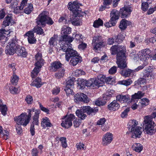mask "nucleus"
<instances>
[{"label":"nucleus","mask_w":156,"mask_h":156,"mask_svg":"<svg viewBox=\"0 0 156 156\" xmlns=\"http://www.w3.org/2000/svg\"><path fill=\"white\" fill-rule=\"evenodd\" d=\"M73 40V37L66 35L62 36L59 40L60 48L63 51L66 52L65 58L68 62L69 61L70 58L79 56L76 51L72 49V44L71 43Z\"/></svg>","instance_id":"f257e3e1"},{"label":"nucleus","mask_w":156,"mask_h":156,"mask_svg":"<svg viewBox=\"0 0 156 156\" xmlns=\"http://www.w3.org/2000/svg\"><path fill=\"white\" fill-rule=\"evenodd\" d=\"M5 51L7 54L13 55L16 53L18 55L23 57H26L27 55L25 48L18 44L15 37L9 42L6 47Z\"/></svg>","instance_id":"f03ea898"},{"label":"nucleus","mask_w":156,"mask_h":156,"mask_svg":"<svg viewBox=\"0 0 156 156\" xmlns=\"http://www.w3.org/2000/svg\"><path fill=\"white\" fill-rule=\"evenodd\" d=\"M156 117V109L154 110L151 117L147 115L144 118L143 126L144 128V131L147 134L150 135L154 133L156 131V125L152 121V118Z\"/></svg>","instance_id":"7ed1b4c3"},{"label":"nucleus","mask_w":156,"mask_h":156,"mask_svg":"<svg viewBox=\"0 0 156 156\" xmlns=\"http://www.w3.org/2000/svg\"><path fill=\"white\" fill-rule=\"evenodd\" d=\"M48 12L46 11L41 13L36 20L37 25L43 27L45 26L46 23L50 25L53 24L54 22L51 18L48 16Z\"/></svg>","instance_id":"20e7f679"},{"label":"nucleus","mask_w":156,"mask_h":156,"mask_svg":"<svg viewBox=\"0 0 156 156\" xmlns=\"http://www.w3.org/2000/svg\"><path fill=\"white\" fill-rule=\"evenodd\" d=\"M105 76L102 74L98 75L97 77L92 79L88 80H85V86L94 87L103 86L104 83Z\"/></svg>","instance_id":"39448f33"},{"label":"nucleus","mask_w":156,"mask_h":156,"mask_svg":"<svg viewBox=\"0 0 156 156\" xmlns=\"http://www.w3.org/2000/svg\"><path fill=\"white\" fill-rule=\"evenodd\" d=\"M81 4L79 3L77 1L69 2L68 4V8L72 12L74 15H77L79 16H85L86 14L85 12H82L80 8V6Z\"/></svg>","instance_id":"423d86ee"},{"label":"nucleus","mask_w":156,"mask_h":156,"mask_svg":"<svg viewBox=\"0 0 156 156\" xmlns=\"http://www.w3.org/2000/svg\"><path fill=\"white\" fill-rule=\"evenodd\" d=\"M118 53L117 55V62L116 63L119 65V66L120 68H123L126 66V63H124L123 66H122L121 65L122 64L120 61L121 57H122L123 59L126 58L125 56V53L126 52V49L123 46H121L118 44Z\"/></svg>","instance_id":"0eeeda50"},{"label":"nucleus","mask_w":156,"mask_h":156,"mask_svg":"<svg viewBox=\"0 0 156 156\" xmlns=\"http://www.w3.org/2000/svg\"><path fill=\"white\" fill-rule=\"evenodd\" d=\"M138 122L136 120H133L132 121L131 124V132L133 135L132 137L135 138H140L142 132V129L141 127L137 126V125Z\"/></svg>","instance_id":"6e6552de"},{"label":"nucleus","mask_w":156,"mask_h":156,"mask_svg":"<svg viewBox=\"0 0 156 156\" xmlns=\"http://www.w3.org/2000/svg\"><path fill=\"white\" fill-rule=\"evenodd\" d=\"M151 52V50L148 48L142 50L139 55L140 63L144 66L147 65L148 64L147 60L150 57V54Z\"/></svg>","instance_id":"1a4fd4ad"},{"label":"nucleus","mask_w":156,"mask_h":156,"mask_svg":"<svg viewBox=\"0 0 156 156\" xmlns=\"http://www.w3.org/2000/svg\"><path fill=\"white\" fill-rule=\"evenodd\" d=\"M104 40L101 36L94 37L92 40V44L94 50L98 51L104 45Z\"/></svg>","instance_id":"9d476101"},{"label":"nucleus","mask_w":156,"mask_h":156,"mask_svg":"<svg viewBox=\"0 0 156 156\" xmlns=\"http://www.w3.org/2000/svg\"><path fill=\"white\" fill-rule=\"evenodd\" d=\"M75 116L73 114H67L62 118L61 124L62 126L66 128H68L72 125V121L75 119Z\"/></svg>","instance_id":"9b49d317"},{"label":"nucleus","mask_w":156,"mask_h":156,"mask_svg":"<svg viewBox=\"0 0 156 156\" xmlns=\"http://www.w3.org/2000/svg\"><path fill=\"white\" fill-rule=\"evenodd\" d=\"M14 120L16 123L20 124L24 126H26L30 122L26 113H23L20 115L15 117Z\"/></svg>","instance_id":"f8f14e48"},{"label":"nucleus","mask_w":156,"mask_h":156,"mask_svg":"<svg viewBox=\"0 0 156 156\" xmlns=\"http://www.w3.org/2000/svg\"><path fill=\"white\" fill-rule=\"evenodd\" d=\"M133 9L130 5H125L120 9V12L122 18H126L129 16Z\"/></svg>","instance_id":"ddd939ff"},{"label":"nucleus","mask_w":156,"mask_h":156,"mask_svg":"<svg viewBox=\"0 0 156 156\" xmlns=\"http://www.w3.org/2000/svg\"><path fill=\"white\" fill-rule=\"evenodd\" d=\"M74 100L76 103L81 101L87 103L89 101V99L87 97V95L81 93H79L76 94L74 96Z\"/></svg>","instance_id":"4468645a"},{"label":"nucleus","mask_w":156,"mask_h":156,"mask_svg":"<svg viewBox=\"0 0 156 156\" xmlns=\"http://www.w3.org/2000/svg\"><path fill=\"white\" fill-rule=\"evenodd\" d=\"M11 31L10 30H6L5 29H2L0 30V40L2 46H5L6 41L8 40V38L6 37L10 34Z\"/></svg>","instance_id":"2eb2a0df"},{"label":"nucleus","mask_w":156,"mask_h":156,"mask_svg":"<svg viewBox=\"0 0 156 156\" xmlns=\"http://www.w3.org/2000/svg\"><path fill=\"white\" fill-rule=\"evenodd\" d=\"M113 139V136L112 133L108 132L103 135L102 144L104 146L108 145L112 142Z\"/></svg>","instance_id":"dca6fc26"},{"label":"nucleus","mask_w":156,"mask_h":156,"mask_svg":"<svg viewBox=\"0 0 156 156\" xmlns=\"http://www.w3.org/2000/svg\"><path fill=\"white\" fill-rule=\"evenodd\" d=\"M116 99L121 103H124L129 102L130 100V98L128 95H123L122 94H119L116 97Z\"/></svg>","instance_id":"f3484780"},{"label":"nucleus","mask_w":156,"mask_h":156,"mask_svg":"<svg viewBox=\"0 0 156 156\" xmlns=\"http://www.w3.org/2000/svg\"><path fill=\"white\" fill-rule=\"evenodd\" d=\"M25 36L28 37L27 39L29 43L31 44L35 43L36 40L34 37V33L31 31L27 32L24 35Z\"/></svg>","instance_id":"a211bd4d"},{"label":"nucleus","mask_w":156,"mask_h":156,"mask_svg":"<svg viewBox=\"0 0 156 156\" xmlns=\"http://www.w3.org/2000/svg\"><path fill=\"white\" fill-rule=\"evenodd\" d=\"M86 112H85L84 106L81 107L80 109H77L76 111V115L79 118H80L82 120H84L87 117L86 114L84 113Z\"/></svg>","instance_id":"6ab92c4d"},{"label":"nucleus","mask_w":156,"mask_h":156,"mask_svg":"<svg viewBox=\"0 0 156 156\" xmlns=\"http://www.w3.org/2000/svg\"><path fill=\"white\" fill-rule=\"evenodd\" d=\"M36 62L35 63V66L41 67L44 64L43 60L42 58L41 54L38 53L35 55Z\"/></svg>","instance_id":"aec40b11"},{"label":"nucleus","mask_w":156,"mask_h":156,"mask_svg":"<svg viewBox=\"0 0 156 156\" xmlns=\"http://www.w3.org/2000/svg\"><path fill=\"white\" fill-rule=\"evenodd\" d=\"M81 16L77 15H74V18L73 17L70 18V21L72 24L75 26H78L82 24L81 19L79 18Z\"/></svg>","instance_id":"412c9836"},{"label":"nucleus","mask_w":156,"mask_h":156,"mask_svg":"<svg viewBox=\"0 0 156 156\" xmlns=\"http://www.w3.org/2000/svg\"><path fill=\"white\" fill-rule=\"evenodd\" d=\"M144 93L142 91H138L137 93H135L133 95L131 96V101L132 102H135V100L137 101L136 99H140L144 95Z\"/></svg>","instance_id":"4be33fe9"},{"label":"nucleus","mask_w":156,"mask_h":156,"mask_svg":"<svg viewBox=\"0 0 156 156\" xmlns=\"http://www.w3.org/2000/svg\"><path fill=\"white\" fill-rule=\"evenodd\" d=\"M41 125L43 128H45L47 127H50L52 126V125L50 122L49 119L45 117L41 119Z\"/></svg>","instance_id":"5701e85b"},{"label":"nucleus","mask_w":156,"mask_h":156,"mask_svg":"<svg viewBox=\"0 0 156 156\" xmlns=\"http://www.w3.org/2000/svg\"><path fill=\"white\" fill-rule=\"evenodd\" d=\"M110 16L111 20L116 22V20H118L119 17L118 11L116 9L112 10L111 12Z\"/></svg>","instance_id":"b1692460"},{"label":"nucleus","mask_w":156,"mask_h":156,"mask_svg":"<svg viewBox=\"0 0 156 156\" xmlns=\"http://www.w3.org/2000/svg\"><path fill=\"white\" fill-rule=\"evenodd\" d=\"M41 112L40 110H37L35 112V114L33 116L32 124L31 125H38L39 123V117Z\"/></svg>","instance_id":"393cba45"},{"label":"nucleus","mask_w":156,"mask_h":156,"mask_svg":"<svg viewBox=\"0 0 156 156\" xmlns=\"http://www.w3.org/2000/svg\"><path fill=\"white\" fill-rule=\"evenodd\" d=\"M84 108L85 112H86L89 115H94L98 111V109L97 108H92L89 106H84Z\"/></svg>","instance_id":"a878e982"},{"label":"nucleus","mask_w":156,"mask_h":156,"mask_svg":"<svg viewBox=\"0 0 156 156\" xmlns=\"http://www.w3.org/2000/svg\"><path fill=\"white\" fill-rule=\"evenodd\" d=\"M62 64L59 62H55L51 64L49 67L51 71H56L57 69L61 67Z\"/></svg>","instance_id":"bb28decb"},{"label":"nucleus","mask_w":156,"mask_h":156,"mask_svg":"<svg viewBox=\"0 0 156 156\" xmlns=\"http://www.w3.org/2000/svg\"><path fill=\"white\" fill-rule=\"evenodd\" d=\"M13 21L11 16H7L3 22V27H5L9 25H12Z\"/></svg>","instance_id":"cd10ccee"},{"label":"nucleus","mask_w":156,"mask_h":156,"mask_svg":"<svg viewBox=\"0 0 156 156\" xmlns=\"http://www.w3.org/2000/svg\"><path fill=\"white\" fill-rule=\"evenodd\" d=\"M119 107V104L116 101H113L108 105V107L109 110L115 111L117 110Z\"/></svg>","instance_id":"c85d7f7f"},{"label":"nucleus","mask_w":156,"mask_h":156,"mask_svg":"<svg viewBox=\"0 0 156 156\" xmlns=\"http://www.w3.org/2000/svg\"><path fill=\"white\" fill-rule=\"evenodd\" d=\"M132 148L136 152L139 153L143 150V146L140 143H135L132 145Z\"/></svg>","instance_id":"c756f323"},{"label":"nucleus","mask_w":156,"mask_h":156,"mask_svg":"<svg viewBox=\"0 0 156 156\" xmlns=\"http://www.w3.org/2000/svg\"><path fill=\"white\" fill-rule=\"evenodd\" d=\"M58 37L54 35L53 37H51L49 41L48 44L50 47H54L57 44Z\"/></svg>","instance_id":"7c9ffc66"},{"label":"nucleus","mask_w":156,"mask_h":156,"mask_svg":"<svg viewBox=\"0 0 156 156\" xmlns=\"http://www.w3.org/2000/svg\"><path fill=\"white\" fill-rule=\"evenodd\" d=\"M129 23V22L127 20L125 19H122L120 22L119 27L122 30H124L127 28Z\"/></svg>","instance_id":"2f4dec72"},{"label":"nucleus","mask_w":156,"mask_h":156,"mask_svg":"<svg viewBox=\"0 0 156 156\" xmlns=\"http://www.w3.org/2000/svg\"><path fill=\"white\" fill-rule=\"evenodd\" d=\"M145 78H141L138 80L139 83L140 84H144L146 82L147 80H149L151 78V76L149 72H148L144 76Z\"/></svg>","instance_id":"473e14b6"},{"label":"nucleus","mask_w":156,"mask_h":156,"mask_svg":"<svg viewBox=\"0 0 156 156\" xmlns=\"http://www.w3.org/2000/svg\"><path fill=\"white\" fill-rule=\"evenodd\" d=\"M32 86H35L37 88L40 87L43 85L41 79L39 78H36L30 84Z\"/></svg>","instance_id":"72a5a7b5"},{"label":"nucleus","mask_w":156,"mask_h":156,"mask_svg":"<svg viewBox=\"0 0 156 156\" xmlns=\"http://www.w3.org/2000/svg\"><path fill=\"white\" fill-rule=\"evenodd\" d=\"M61 33L62 34H64V35L61 36L60 38L62 36H67L68 34H70L71 32V28L67 27L66 26H64L62 29Z\"/></svg>","instance_id":"f704fd0d"},{"label":"nucleus","mask_w":156,"mask_h":156,"mask_svg":"<svg viewBox=\"0 0 156 156\" xmlns=\"http://www.w3.org/2000/svg\"><path fill=\"white\" fill-rule=\"evenodd\" d=\"M149 103V100L146 98H144L140 101L139 104L140 107L139 109H141L142 108L147 105Z\"/></svg>","instance_id":"c9c22d12"},{"label":"nucleus","mask_w":156,"mask_h":156,"mask_svg":"<svg viewBox=\"0 0 156 156\" xmlns=\"http://www.w3.org/2000/svg\"><path fill=\"white\" fill-rule=\"evenodd\" d=\"M121 74L123 76L128 77L130 75H133L134 74V71L129 69L124 70L121 71Z\"/></svg>","instance_id":"e433bc0d"},{"label":"nucleus","mask_w":156,"mask_h":156,"mask_svg":"<svg viewBox=\"0 0 156 156\" xmlns=\"http://www.w3.org/2000/svg\"><path fill=\"white\" fill-rule=\"evenodd\" d=\"M1 127V131H0L1 133L0 137H2V138L5 140L8 139L9 137V133L8 131L5 130H4L3 131L1 129L2 128L1 127Z\"/></svg>","instance_id":"4c0bfd02"},{"label":"nucleus","mask_w":156,"mask_h":156,"mask_svg":"<svg viewBox=\"0 0 156 156\" xmlns=\"http://www.w3.org/2000/svg\"><path fill=\"white\" fill-rule=\"evenodd\" d=\"M41 67L35 66L34 70L31 72V76L33 78L36 77L40 72Z\"/></svg>","instance_id":"58836bf2"},{"label":"nucleus","mask_w":156,"mask_h":156,"mask_svg":"<svg viewBox=\"0 0 156 156\" xmlns=\"http://www.w3.org/2000/svg\"><path fill=\"white\" fill-rule=\"evenodd\" d=\"M81 58L80 57H76L72 58L70 61V64L74 66L81 61Z\"/></svg>","instance_id":"ea45409f"},{"label":"nucleus","mask_w":156,"mask_h":156,"mask_svg":"<svg viewBox=\"0 0 156 156\" xmlns=\"http://www.w3.org/2000/svg\"><path fill=\"white\" fill-rule=\"evenodd\" d=\"M33 9V5L31 3L28 4L24 10V12L27 14H30Z\"/></svg>","instance_id":"a19ab883"},{"label":"nucleus","mask_w":156,"mask_h":156,"mask_svg":"<svg viewBox=\"0 0 156 156\" xmlns=\"http://www.w3.org/2000/svg\"><path fill=\"white\" fill-rule=\"evenodd\" d=\"M125 38V34L123 33L119 34L116 38L115 41L118 43L122 42Z\"/></svg>","instance_id":"79ce46f5"},{"label":"nucleus","mask_w":156,"mask_h":156,"mask_svg":"<svg viewBox=\"0 0 156 156\" xmlns=\"http://www.w3.org/2000/svg\"><path fill=\"white\" fill-rule=\"evenodd\" d=\"M85 80L83 79H79L77 81V84L78 85L79 88L82 89L85 86Z\"/></svg>","instance_id":"37998d69"},{"label":"nucleus","mask_w":156,"mask_h":156,"mask_svg":"<svg viewBox=\"0 0 156 156\" xmlns=\"http://www.w3.org/2000/svg\"><path fill=\"white\" fill-rule=\"evenodd\" d=\"M73 37L74 39L75 38V40L77 41H79V42L82 41H83V37L81 34H76V33H73L72 34V37Z\"/></svg>","instance_id":"c03bdc74"},{"label":"nucleus","mask_w":156,"mask_h":156,"mask_svg":"<svg viewBox=\"0 0 156 156\" xmlns=\"http://www.w3.org/2000/svg\"><path fill=\"white\" fill-rule=\"evenodd\" d=\"M132 83V81L130 79H128L127 80L120 81L119 82V84L128 86L130 85Z\"/></svg>","instance_id":"a18cd8bd"},{"label":"nucleus","mask_w":156,"mask_h":156,"mask_svg":"<svg viewBox=\"0 0 156 156\" xmlns=\"http://www.w3.org/2000/svg\"><path fill=\"white\" fill-rule=\"evenodd\" d=\"M73 87L66 86L64 90L67 96L73 94Z\"/></svg>","instance_id":"49530a36"},{"label":"nucleus","mask_w":156,"mask_h":156,"mask_svg":"<svg viewBox=\"0 0 156 156\" xmlns=\"http://www.w3.org/2000/svg\"><path fill=\"white\" fill-rule=\"evenodd\" d=\"M103 24V22L102 20L100 19H98V20H95L93 26L95 28H98L99 26L102 25Z\"/></svg>","instance_id":"de8ad7c7"},{"label":"nucleus","mask_w":156,"mask_h":156,"mask_svg":"<svg viewBox=\"0 0 156 156\" xmlns=\"http://www.w3.org/2000/svg\"><path fill=\"white\" fill-rule=\"evenodd\" d=\"M19 79V78L17 76L15 75H13L11 80V83L14 85H16Z\"/></svg>","instance_id":"09e8293b"},{"label":"nucleus","mask_w":156,"mask_h":156,"mask_svg":"<svg viewBox=\"0 0 156 156\" xmlns=\"http://www.w3.org/2000/svg\"><path fill=\"white\" fill-rule=\"evenodd\" d=\"M64 70L61 69L58 73H56L55 75V77L58 79H59L63 76L64 74Z\"/></svg>","instance_id":"8fccbe9b"},{"label":"nucleus","mask_w":156,"mask_h":156,"mask_svg":"<svg viewBox=\"0 0 156 156\" xmlns=\"http://www.w3.org/2000/svg\"><path fill=\"white\" fill-rule=\"evenodd\" d=\"M10 92L13 94L18 93L20 91L19 88H16L14 87H11L9 88Z\"/></svg>","instance_id":"3c124183"},{"label":"nucleus","mask_w":156,"mask_h":156,"mask_svg":"<svg viewBox=\"0 0 156 156\" xmlns=\"http://www.w3.org/2000/svg\"><path fill=\"white\" fill-rule=\"evenodd\" d=\"M118 44L112 46L110 48L111 54L112 55L117 54L118 53Z\"/></svg>","instance_id":"603ef678"},{"label":"nucleus","mask_w":156,"mask_h":156,"mask_svg":"<svg viewBox=\"0 0 156 156\" xmlns=\"http://www.w3.org/2000/svg\"><path fill=\"white\" fill-rule=\"evenodd\" d=\"M23 9L22 6H17L14 8V12L16 14L21 13L22 12Z\"/></svg>","instance_id":"864d4df0"},{"label":"nucleus","mask_w":156,"mask_h":156,"mask_svg":"<svg viewBox=\"0 0 156 156\" xmlns=\"http://www.w3.org/2000/svg\"><path fill=\"white\" fill-rule=\"evenodd\" d=\"M59 140L61 142L62 146L64 148H66L67 146L66 138L65 137H61Z\"/></svg>","instance_id":"5fc2aeb1"},{"label":"nucleus","mask_w":156,"mask_h":156,"mask_svg":"<svg viewBox=\"0 0 156 156\" xmlns=\"http://www.w3.org/2000/svg\"><path fill=\"white\" fill-rule=\"evenodd\" d=\"M105 79L104 82L105 81L108 84H112L115 81V79L111 77H107L105 79Z\"/></svg>","instance_id":"6e6d98bb"},{"label":"nucleus","mask_w":156,"mask_h":156,"mask_svg":"<svg viewBox=\"0 0 156 156\" xmlns=\"http://www.w3.org/2000/svg\"><path fill=\"white\" fill-rule=\"evenodd\" d=\"M0 110L2 114L5 116L6 114V112L7 110V107L6 106L2 105L0 107Z\"/></svg>","instance_id":"4d7b16f0"},{"label":"nucleus","mask_w":156,"mask_h":156,"mask_svg":"<svg viewBox=\"0 0 156 156\" xmlns=\"http://www.w3.org/2000/svg\"><path fill=\"white\" fill-rule=\"evenodd\" d=\"M116 22L112 21L110 20L109 22L105 23L104 25L106 27H109L115 26V25Z\"/></svg>","instance_id":"13d9d810"},{"label":"nucleus","mask_w":156,"mask_h":156,"mask_svg":"<svg viewBox=\"0 0 156 156\" xmlns=\"http://www.w3.org/2000/svg\"><path fill=\"white\" fill-rule=\"evenodd\" d=\"M142 2L141 9L143 11H146L148 8L149 5L147 2Z\"/></svg>","instance_id":"bf43d9fd"},{"label":"nucleus","mask_w":156,"mask_h":156,"mask_svg":"<svg viewBox=\"0 0 156 156\" xmlns=\"http://www.w3.org/2000/svg\"><path fill=\"white\" fill-rule=\"evenodd\" d=\"M40 110H36L34 108H32L31 109H28V115H27V116L28 117V119L30 120V118L31 117L32 115L33 114L34 112L35 114V112L36 111Z\"/></svg>","instance_id":"052dcab7"},{"label":"nucleus","mask_w":156,"mask_h":156,"mask_svg":"<svg viewBox=\"0 0 156 156\" xmlns=\"http://www.w3.org/2000/svg\"><path fill=\"white\" fill-rule=\"evenodd\" d=\"M20 124L16 123V129L17 133L19 134H20L22 133L23 130Z\"/></svg>","instance_id":"680f3d73"},{"label":"nucleus","mask_w":156,"mask_h":156,"mask_svg":"<svg viewBox=\"0 0 156 156\" xmlns=\"http://www.w3.org/2000/svg\"><path fill=\"white\" fill-rule=\"evenodd\" d=\"M33 31L38 34H41L44 33L43 30L40 27H37L36 28H34Z\"/></svg>","instance_id":"e2e57ef3"},{"label":"nucleus","mask_w":156,"mask_h":156,"mask_svg":"<svg viewBox=\"0 0 156 156\" xmlns=\"http://www.w3.org/2000/svg\"><path fill=\"white\" fill-rule=\"evenodd\" d=\"M106 120L105 118H102L99 120L97 122V124L98 125L103 126L106 122Z\"/></svg>","instance_id":"0e129e2a"},{"label":"nucleus","mask_w":156,"mask_h":156,"mask_svg":"<svg viewBox=\"0 0 156 156\" xmlns=\"http://www.w3.org/2000/svg\"><path fill=\"white\" fill-rule=\"evenodd\" d=\"M75 74L77 76L84 75L85 74V72L82 70L77 69L75 71Z\"/></svg>","instance_id":"69168bd1"},{"label":"nucleus","mask_w":156,"mask_h":156,"mask_svg":"<svg viewBox=\"0 0 156 156\" xmlns=\"http://www.w3.org/2000/svg\"><path fill=\"white\" fill-rule=\"evenodd\" d=\"M38 104L39 105L40 108L42 111L46 113H49V110L48 109L43 107L40 103L38 102Z\"/></svg>","instance_id":"338daca9"},{"label":"nucleus","mask_w":156,"mask_h":156,"mask_svg":"<svg viewBox=\"0 0 156 156\" xmlns=\"http://www.w3.org/2000/svg\"><path fill=\"white\" fill-rule=\"evenodd\" d=\"M117 67L115 66H113L109 70V73L110 74H115L117 71Z\"/></svg>","instance_id":"774afa93"}]
</instances>
